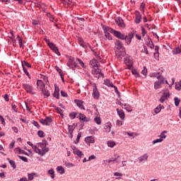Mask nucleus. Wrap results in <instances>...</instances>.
I'll list each match as a JSON object with an SVG mask.
<instances>
[{
	"label": "nucleus",
	"instance_id": "1",
	"mask_svg": "<svg viewBox=\"0 0 181 181\" xmlns=\"http://www.w3.org/2000/svg\"><path fill=\"white\" fill-rule=\"evenodd\" d=\"M115 33V37L119 40H125V43L127 46H129V45L132 43V39H134V36H135L134 32H130L127 35H125L118 30Z\"/></svg>",
	"mask_w": 181,
	"mask_h": 181
},
{
	"label": "nucleus",
	"instance_id": "2",
	"mask_svg": "<svg viewBox=\"0 0 181 181\" xmlns=\"http://www.w3.org/2000/svg\"><path fill=\"white\" fill-rule=\"evenodd\" d=\"M115 46H117V50L120 51V56H122L124 57V56L127 54V51L125 50V47H124V44L122 43V42H121V40H116L115 41Z\"/></svg>",
	"mask_w": 181,
	"mask_h": 181
},
{
	"label": "nucleus",
	"instance_id": "3",
	"mask_svg": "<svg viewBox=\"0 0 181 181\" xmlns=\"http://www.w3.org/2000/svg\"><path fill=\"white\" fill-rule=\"evenodd\" d=\"M93 93L92 95L94 98V100H99L100 99V91L98 90V88H97V84L93 83Z\"/></svg>",
	"mask_w": 181,
	"mask_h": 181
},
{
	"label": "nucleus",
	"instance_id": "4",
	"mask_svg": "<svg viewBox=\"0 0 181 181\" xmlns=\"http://www.w3.org/2000/svg\"><path fill=\"white\" fill-rule=\"evenodd\" d=\"M40 124L42 125H46L47 127H50L51 122H53V119L52 117L47 116L45 119H40Z\"/></svg>",
	"mask_w": 181,
	"mask_h": 181
},
{
	"label": "nucleus",
	"instance_id": "5",
	"mask_svg": "<svg viewBox=\"0 0 181 181\" xmlns=\"http://www.w3.org/2000/svg\"><path fill=\"white\" fill-rule=\"evenodd\" d=\"M71 148L73 151V153L74 155H77L78 158H83V156H84V153H83V151H80V149L76 147V146L71 145Z\"/></svg>",
	"mask_w": 181,
	"mask_h": 181
},
{
	"label": "nucleus",
	"instance_id": "6",
	"mask_svg": "<svg viewBox=\"0 0 181 181\" xmlns=\"http://www.w3.org/2000/svg\"><path fill=\"white\" fill-rule=\"evenodd\" d=\"M23 87L29 94H32V95H35V94H36V93L33 92V87H32L29 83H23Z\"/></svg>",
	"mask_w": 181,
	"mask_h": 181
},
{
	"label": "nucleus",
	"instance_id": "7",
	"mask_svg": "<svg viewBox=\"0 0 181 181\" xmlns=\"http://www.w3.org/2000/svg\"><path fill=\"white\" fill-rule=\"evenodd\" d=\"M134 14L136 16L134 23H136V25H139V23H141V21H142V16L141 15L139 11L137 10L135 11Z\"/></svg>",
	"mask_w": 181,
	"mask_h": 181
},
{
	"label": "nucleus",
	"instance_id": "8",
	"mask_svg": "<svg viewBox=\"0 0 181 181\" xmlns=\"http://www.w3.org/2000/svg\"><path fill=\"white\" fill-rule=\"evenodd\" d=\"M77 118L83 122H90V121H91V118L87 117L86 115L83 113H79V116H78Z\"/></svg>",
	"mask_w": 181,
	"mask_h": 181
},
{
	"label": "nucleus",
	"instance_id": "9",
	"mask_svg": "<svg viewBox=\"0 0 181 181\" xmlns=\"http://www.w3.org/2000/svg\"><path fill=\"white\" fill-rule=\"evenodd\" d=\"M116 25L119 26V28H125V23H124V20L121 17H117L115 20Z\"/></svg>",
	"mask_w": 181,
	"mask_h": 181
},
{
	"label": "nucleus",
	"instance_id": "10",
	"mask_svg": "<svg viewBox=\"0 0 181 181\" xmlns=\"http://www.w3.org/2000/svg\"><path fill=\"white\" fill-rule=\"evenodd\" d=\"M147 40L146 41V46L150 47L151 50H153L155 49V44H153V41H152V39L148 35H147Z\"/></svg>",
	"mask_w": 181,
	"mask_h": 181
},
{
	"label": "nucleus",
	"instance_id": "11",
	"mask_svg": "<svg viewBox=\"0 0 181 181\" xmlns=\"http://www.w3.org/2000/svg\"><path fill=\"white\" fill-rule=\"evenodd\" d=\"M86 144L90 145V144H95V138L93 136H88L84 139Z\"/></svg>",
	"mask_w": 181,
	"mask_h": 181
},
{
	"label": "nucleus",
	"instance_id": "12",
	"mask_svg": "<svg viewBox=\"0 0 181 181\" xmlns=\"http://www.w3.org/2000/svg\"><path fill=\"white\" fill-rule=\"evenodd\" d=\"M102 29L105 33V37L108 40H112V37L111 36V34H110L109 32L107 31V28H105V25L103 24H101Z\"/></svg>",
	"mask_w": 181,
	"mask_h": 181
},
{
	"label": "nucleus",
	"instance_id": "13",
	"mask_svg": "<svg viewBox=\"0 0 181 181\" xmlns=\"http://www.w3.org/2000/svg\"><path fill=\"white\" fill-rule=\"evenodd\" d=\"M15 153H18V155H25L26 156H29V153L25 150L21 148L20 147H17L14 150Z\"/></svg>",
	"mask_w": 181,
	"mask_h": 181
},
{
	"label": "nucleus",
	"instance_id": "14",
	"mask_svg": "<svg viewBox=\"0 0 181 181\" xmlns=\"http://www.w3.org/2000/svg\"><path fill=\"white\" fill-rule=\"evenodd\" d=\"M45 43H47V46L49 47V49H51V50H54V48L57 47L56 45H54V43L50 42V40H49L47 38H45Z\"/></svg>",
	"mask_w": 181,
	"mask_h": 181
},
{
	"label": "nucleus",
	"instance_id": "15",
	"mask_svg": "<svg viewBox=\"0 0 181 181\" xmlns=\"http://www.w3.org/2000/svg\"><path fill=\"white\" fill-rule=\"evenodd\" d=\"M116 111L117 112V115L119 117V118L124 121L125 119V112L122 110H119L118 108L116 109Z\"/></svg>",
	"mask_w": 181,
	"mask_h": 181
},
{
	"label": "nucleus",
	"instance_id": "16",
	"mask_svg": "<svg viewBox=\"0 0 181 181\" xmlns=\"http://www.w3.org/2000/svg\"><path fill=\"white\" fill-rule=\"evenodd\" d=\"M74 103H76L77 107H78L80 110H86V107L83 105V103H84L83 100L75 99Z\"/></svg>",
	"mask_w": 181,
	"mask_h": 181
},
{
	"label": "nucleus",
	"instance_id": "17",
	"mask_svg": "<svg viewBox=\"0 0 181 181\" xmlns=\"http://www.w3.org/2000/svg\"><path fill=\"white\" fill-rule=\"evenodd\" d=\"M120 105L122 107V105H124V110H126V111H127V112H132V107L128 104V103H121V102H119Z\"/></svg>",
	"mask_w": 181,
	"mask_h": 181
},
{
	"label": "nucleus",
	"instance_id": "18",
	"mask_svg": "<svg viewBox=\"0 0 181 181\" xmlns=\"http://www.w3.org/2000/svg\"><path fill=\"white\" fill-rule=\"evenodd\" d=\"M45 87V82L43 81L38 79L37 81V88H40V90L44 89Z\"/></svg>",
	"mask_w": 181,
	"mask_h": 181
},
{
	"label": "nucleus",
	"instance_id": "19",
	"mask_svg": "<svg viewBox=\"0 0 181 181\" xmlns=\"http://www.w3.org/2000/svg\"><path fill=\"white\" fill-rule=\"evenodd\" d=\"M78 40L79 42V45L81 46V47H83V49L88 48V46H87V43L86 44V42H84V40L82 37H79Z\"/></svg>",
	"mask_w": 181,
	"mask_h": 181
},
{
	"label": "nucleus",
	"instance_id": "20",
	"mask_svg": "<svg viewBox=\"0 0 181 181\" xmlns=\"http://www.w3.org/2000/svg\"><path fill=\"white\" fill-rule=\"evenodd\" d=\"M101 70H98V68L94 69L92 70V74L96 78H100V73Z\"/></svg>",
	"mask_w": 181,
	"mask_h": 181
},
{
	"label": "nucleus",
	"instance_id": "21",
	"mask_svg": "<svg viewBox=\"0 0 181 181\" xmlns=\"http://www.w3.org/2000/svg\"><path fill=\"white\" fill-rule=\"evenodd\" d=\"M124 62L125 64H128L129 63H134V61H132V58L129 54L126 55V57L124 58Z\"/></svg>",
	"mask_w": 181,
	"mask_h": 181
},
{
	"label": "nucleus",
	"instance_id": "22",
	"mask_svg": "<svg viewBox=\"0 0 181 181\" xmlns=\"http://www.w3.org/2000/svg\"><path fill=\"white\" fill-rule=\"evenodd\" d=\"M89 64H90V66H91V67H99L98 60H97L95 59H93L92 60H90L89 62Z\"/></svg>",
	"mask_w": 181,
	"mask_h": 181
},
{
	"label": "nucleus",
	"instance_id": "23",
	"mask_svg": "<svg viewBox=\"0 0 181 181\" xmlns=\"http://www.w3.org/2000/svg\"><path fill=\"white\" fill-rule=\"evenodd\" d=\"M165 109V106H163V105L160 104L158 105L155 109H154V112L155 114H159V112L160 111H162V110Z\"/></svg>",
	"mask_w": 181,
	"mask_h": 181
},
{
	"label": "nucleus",
	"instance_id": "24",
	"mask_svg": "<svg viewBox=\"0 0 181 181\" xmlns=\"http://www.w3.org/2000/svg\"><path fill=\"white\" fill-rule=\"evenodd\" d=\"M49 151H50V148H49V147H46V146L42 147L41 149L40 156H45V155H46V153H47Z\"/></svg>",
	"mask_w": 181,
	"mask_h": 181
},
{
	"label": "nucleus",
	"instance_id": "25",
	"mask_svg": "<svg viewBox=\"0 0 181 181\" xmlns=\"http://www.w3.org/2000/svg\"><path fill=\"white\" fill-rule=\"evenodd\" d=\"M68 62L66 64V66L68 67H70V66H73V63H74V57L71 56H68Z\"/></svg>",
	"mask_w": 181,
	"mask_h": 181
},
{
	"label": "nucleus",
	"instance_id": "26",
	"mask_svg": "<svg viewBox=\"0 0 181 181\" xmlns=\"http://www.w3.org/2000/svg\"><path fill=\"white\" fill-rule=\"evenodd\" d=\"M111 127H112V124L108 122L105 124L104 129H105L106 132H111Z\"/></svg>",
	"mask_w": 181,
	"mask_h": 181
},
{
	"label": "nucleus",
	"instance_id": "27",
	"mask_svg": "<svg viewBox=\"0 0 181 181\" xmlns=\"http://www.w3.org/2000/svg\"><path fill=\"white\" fill-rule=\"evenodd\" d=\"M105 28L107 30V32H108L109 33H112V35H114V36H115V33L117 32V30H115L114 28L110 26H105Z\"/></svg>",
	"mask_w": 181,
	"mask_h": 181
},
{
	"label": "nucleus",
	"instance_id": "28",
	"mask_svg": "<svg viewBox=\"0 0 181 181\" xmlns=\"http://www.w3.org/2000/svg\"><path fill=\"white\" fill-rule=\"evenodd\" d=\"M119 158V156H118L117 158H110L108 160H107V163L108 165H110V163H114V162H117V163H119V161H118V158Z\"/></svg>",
	"mask_w": 181,
	"mask_h": 181
},
{
	"label": "nucleus",
	"instance_id": "29",
	"mask_svg": "<svg viewBox=\"0 0 181 181\" xmlns=\"http://www.w3.org/2000/svg\"><path fill=\"white\" fill-rule=\"evenodd\" d=\"M57 171L58 172V173H59V175H64V173H66L63 166H57Z\"/></svg>",
	"mask_w": 181,
	"mask_h": 181
},
{
	"label": "nucleus",
	"instance_id": "30",
	"mask_svg": "<svg viewBox=\"0 0 181 181\" xmlns=\"http://www.w3.org/2000/svg\"><path fill=\"white\" fill-rule=\"evenodd\" d=\"M139 161L144 162L145 160H148V154L145 153L143 156L138 158Z\"/></svg>",
	"mask_w": 181,
	"mask_h": 181
},
{
	"label": "nucleus",
	"instance_id": "31",
	"mask_svg": "<svg viewBox=\"0 0 181 181\" xmlns=\"http://www.w3.org/2000/svg\"><path fill=\"white\" fill-rule=\"evenodd\" d=\"M7 160L8 163L11 165V168H13V169H16V163L13 160H11V158H8Z\"/></svg>",
	"mask_w": 181,
	"mask_h": 181
},
{
	"label": "nucleus",
	"instance_id": "32",
	"mask_svg": "<svg viewBox=\"0 0 181 181\" xmlns=\"http://www.w3.org/2000/svg\"><path fill=\"white\" fill-rule=\"evenodd\" d=\"M76 60L77 62H78L81 67H82V69H87V66H86V64H84V62H83V60H81L80 58L76 57Z\"/></svg>",
	"mask_w": 181,
	"mask_h": 181
},
{
	"label": "nucleus",
	"instance_id": "33",
	"mask_svg": "<svg viewBox=\"0 0 181 181\" xmlns=\"http://www.w3.org/2000/svg\"><path fill=\"white\" fill-rule=\"evenodd\" d=\"M21 65H22V67L23 69V67H25V66L26 67H28V69H32V65H30L29 64V62H28V61H21Z\"/></svg>",
	"mask_w": 181,
	"mask_h": 181
},
{
	"label": "nucleus",
	"instance_id": "34",
	"mask_svg": "<svg viewBox=\"0 0 181 181\" xmlns=\"http://www.w3.org/2000/svg\"><path fill=\"white\" fill-rule=\"evenodd\" d=\"M41 92L42 93L43 95L45 97H50V91L49 90L45 89V88L41 90Z\"/></svg>",
	"mask_w": 181,
	"mask_h": 181
},
{
	"label": "nucleus",
	"instance_id": "35",
	"mask_svg": "<svg viewBox=\"0 0 181 181\" xmlns=\"http://www.w3.org/2000/svg\"><path fill=\"white\" fill-rule=\"evenodd\" d=\"M157 78L158 79V81H157V82L160 83V84H165V77H163V76L158 75L157 76Z\"/></svg>",
	"mask_w": 181,
	"mask_h": 181
},
{
	"label": "nucleus",
	"instance_id": "36",
	"mask_svg": "<svg viewBox=\"0 0 181 181\" xmlns=\"http://www.w3.org/2000/svg\"><path fill=\"white\" fill-rule=\"evenodd\" d=\"M181 52V49L180 47H176L173 49V54H180Z\"/></svg>",
	"mask_w": 181,
	"mask_h": 181
},
{
	"label": "nucleus",
	"instance_id": "37",
	"mask_svg": "<svg viewBox=\"0 0 181 181\" xmlns=\"http://www.w3.org/2000/svg\"><path fill=\"white\" fill-rule=\"evenodd\" d=\"M47 174L50 175L51 179H54V170H53V168L49 169Z\"/></svg>",
	"mask_w": 181,
	"mask_h": 181
},
{
	"label": "nucleus",
	"instance_id": "38",
	"mask_svg": "<svg viewBox=\"0 0 181 181\" xmlns=\"http://www.w3.org/2000/svg\"><path fill=\"white\" fill-rule=\"evenodd\" d=\"M34 176H37V174L36 173H31L28 174V180H33Z\"/></svg>",
	"mask_w": 181,
	"mask_h": 181
},
{
	"label": "nucleus",
	"instance_id": "39",
	"mask_svg": "<svg viewBox=\"0 0 181 181\" xmlns=\"http://www.w3.org/2000/svg\"><path fill=\"white\" fill-rule=\"evenodd\" d=\"M159 88H162V83H160L158 81L154 82V89L159 90Z\"/></svg>",
	"mask_w": 181,
	"mask_h": 181
},
{
	"label": "nucleus",
	"instance_id": "40",
	"mask_svg": "<svg viewBox=\"0 0 181 181\" xmlns=\"http://www.w3.org/2000/svg\"><path fill=\"white\" fill-rule=\"evenodd\" d=\"M132 73L136 78L141 77L139 72H138V71H136L135 69L132 70Z\"/></svg>",
	"mask_w": 181,
	"mask_h": 181
},
{
	"label": "nucleus",
	"instance_id": "41",
	"mask_svg": "<svg viewBox=\"0 0 181 181\" xmlns=\"http://www.w3.org/2000/svg\"><path fill=\"white\" fill-rule=\"evenodd\" d=\"M107 146H109V148H114V146H115L116 144H115V141H107Z\"/></svg>",
	"mask_w": 181,
	"mask_h": 181
},
{
	"label": "nucleus",
	"instance_id": "42",
	"mask_svg": "<svg viewBox=\"0 0 181 181\" xmlns=\"http://www.w3.org/2000/svg\"><path fill=\"white\" fill-rule=\"evenodd\" d=\"M94 122L97 124V125H101V117H95L94 118Z\"/></svg>",
	"mask_w": 181,
	"mask_h": 181
},
{
	"label": "nucleus",
	"instance_id": "43",
	"mask_svg": "<svg viewBox=\"0 0 181 181\" xmlns=\"http://www.w3.org/2000/svg\"><path fill=\"white\" fill-rule=\"evenodd\" d=\"M175 88L177 90V91L181 90V81H180L178 83H175Z\"/></svg>",
	"mask_w": 181,
	"mask_h": 181
},
{
	"label": "nucleus",
	"instance_id": "44",
	"mask_svg": "<svg viewBox=\"0 0 181 181\" xmlns=\"http://www.w3.org/2000/svg\"><path fill=\"white\" fill-rule=\"evenodd\" d=\"M46 16H47V18H49V21L53 23L54 21V17H53V16L52 15V13H47Z\"/></svg>",
	"mask_w": 181,
	"mask_h": 181
},
{
	"label": "nucleus",
	"instance_id": "45",
	"mask_svg": "<svg viewBox=\"0 0 181 181\" xmlns=\"http://www.w3.org/2000/svg\"><path fill=\"white\" fill-rule=\"evenodd\" d=\"M77 117V112H71L69 113V117L71 119H74Z\"/></svg>",
	"mask_w": 181,
	"mask_h": 181
},
{
	"label": "nucleus",
	"instance_id": "46",
	"mask_svg": "<svg viewBox=\"0 0 181 181\" xmlns=\"http://www.w3.org/2000/svg\"><path fill=\"white\" fill-rule=\"evenodd\" d=\"M174 102L175 107H179V104H180V99H179L177 97H175L174 98Z\"/></svg>",
	"mask_w": 181,
	"mask_h": 181
},
{
	"label": "nucleus",
	"instance_id": "47",
	"mask_svg": "<svg viewBox=\"0 0 181 181\" xmlns=\"http://www.w3.org/2000/svg\"><path fill=\"white\" fill-rule=\"evenodd\" d=\"M37 134L40 138H45V132L43 130H39Z\"/></svg>",
	"mask_w": 181,
	"mask_h": 181
},
{
	"label": "nucleus",
	"instance_id": "48",
	"mask_svg": "<svg viewBox=\"0 0 181 181\" xmlns=\"http://www.w3.org/2000/svg\"><path fill=\"white\" fill-rule=\"evenodd\" d=\"M17 158H18L19 159H21V160H23V162H25V163H28V158L23 156H19L18 155L17 156Z\"/></svg>",
	"mask_w": 181,
	"mask_h": 181
},
{
	"label": "nucleus",
	"instance_id": "49",
	"mask_svg": "<svg viewBox=\"0 0 181 181\" xmlns=\"http://www.w3.org/2000/svg\"><path fill=\"white\" fill-rule=\"evenodd\" d=\"M160 142H163V139L159 138L153 140L152 141L153 145H155V144H160Z\"/></svg>",
	"mask_w": 181,
	"mask_h": 181
},
{
	"label": "nucleus",
	"instance_id": "50",
	"mask_svg": "<svg viewBox=\"0 0 181 181\" xmlns=\"http://www.w3.org/2000/svg\"><path fill=\"white\" fill-rule=\"evenodd\" d=\"M52 95L54 98H57V100H59L60 98V93L59 92H54Z\"/></svg>",
	"mask_w": 181,
	"mask_h": 181
},
{
	"label": "nucleus",
	"instance_id": "51",
	"mask_svg": "<svg viewBox=\"0 0 181 181\" xmlns=\"http://www.w3.org/2000/svg\"><path fill=\"white\" fill-rule=\"evenodd\" d=\"M32 124H33L34 127H36V128H37V129H40V125L39 124V123L37 122H36L35 120H33L32 122Z\"/></svg>",
	"mask_w": 181,
	"mask_h": 181
},
{
	"label": "nucleus",
	"instance_id": "52",
	"mask_svg": "<svg viewBox=\"0 0 181 181\" xmlns=\"http://www.w3.org/2000/svg\"><path fill=\"white\" fill-rule=\"evenodd\" d=\"M53 107L58 112V114H61L62 112H63V110H62L60 107H57L56 105H53Z\"/></svg>",
	"mask_w": 181,
	"mask_h": 181
},
{
	"label": "nucleus",
	"instance_id": "53",
	"mask_svg": "<svg viewBox=\"0 0 181 181\" xmlns=\"http://www.w3.org/2000/svg\"><path fill=\"white\" fill-rule=\"evenodd\" d=\"M52 52L55 53V54H57V56H60V52L59 51V48L57 47H55L54 49H52Z\"/></svg>",
	"mask_w": 181,
	"mask_h": 181
},
{
	"label": "nucleus",
	"instance_id": "54",
	"mask_svg": "<svg viewBox=\"0 0 181 181\" xmlns=\"http://www.w3.org/2000/svg\"><path fill=\"white\" fill-rule=\"evenodd\" d=\"M55 70L57 71V73H59V76H62V74H63V70H62V69H60L59 66H56Z\"/></svg>",
	"mask_w": 181,
	"mask_h": 181
},
{
	"label": "nucleus",
	"instance_id": "55",
	"mask_svg": "<svg viewBox=\"0 0 181 181\" xmlns=\"http://www.w3.org/2000/svg\"><path fill=\"white\" fill-rule=\"evenodd\" d=\"M163 96L165 97L168 100V98H170V92H164L163 93Z\"/></svg>",
	"mask_w": 181,
	"mask_h": 181
},
{
	"label": "nucleus",
	"instance_id": "56",
	"mask_svg": "<svg viewBox=\"0 0 181 181\" xmlns=\"http://www.w3.org/2000/svg\"><path fill=\"white\" fill-rule=\"evenodd\" d=\"M140 11L143 12V13L145 12V3L142 2L140 5Z\"/></svg>",
	"mask_w": 181,
	"mask_h": 181
},
{
	"label": "nucleus",
	"instance_id": "57",
	"mask_svg": "<svg viewBox=\"0 0 181 181\" xmlns=\"http://www.w3.org/2000/svg\"><path fill=\"white\" fill-rule=\"evenodd\" d=\"M65 166H66V168H74V164L72 163L65 162Z\"/></svg>",
	"mask_w": 181,
	"mask_h": 181
},
{
	"label": "nucleus",
	"instance_id": "58",
	"mask_svg": "<svg viewBox=\"0 0 181 181\" xmlns=\"http://www.w3.org/2000/svg\"><path fill=\"white\" fill-rule=\"evenodd\" d=\"M126 65L127 66L129 70H134V63H129V64H126Z\"/></svg>",
	"mask_w": 181,
	"mask_h": 181
},
{
	"label": "nucleus",
	"instance_id": "59",
	"mask_svg": "<svg viewBox=\"0 0 181 181\" xmlns=\"http://www.w3.org/2000/svg\"><path fill=\"white\" fill-rule=\"evenodd\" d=\"M165 100H168V99H166V98H165V96H163V95H162L160 96V99L158 100V101H159L160 103H161V104H163V103H165Z\"/></svg>",
	"mask_w": 181,
	"mask_h": 181
},
{
	"label": "nucleus",
	"instance_id": "60",
	"mask_svg": "<svg viewBox=\"0 0 181 181\" xmlns=\"http://www.w3.org/2000/svg\"><path fill=\"white\" fill-rule=\"evenodd\" d=\"M141 74H143V76H146V74H148V69H146V66H144V69L141 71Z\"/></svg>",
	"mask_w": 181,
	"mask_h": 181
},
{
	"label": "nucleus",
	"instance_id": "61",
	"mask_svg": "<svg viewBox=\"0 0 181 181\" xmlns=\"http://www.w3.org/2000/svg\"><path fill=\"white\" fill-rule=\"evenodd\" d=\"M158 74H160V72L151 73V74H150V77H156V78H158Z\"/></svg>",
	"mask_w": 181,
	"mask_h": 181
},
{
	"label": "nucleus",
	"instance_id": "62",
	"mask_svg": "<svg viewBox=\"0 0 181 181\" xmlns=\"http://www.w3.org/2000/svg\"><path fill=\"white\" fill-rule=\"evenodd\" d=\"M74 129V127H71L70 124H68L69 134H73Z\"/></svg>",
	"mask_w": 181,
	"mask_h": 181
},
{
	"label": "nucleus",
	"instance_id": "63",
	"mask_svg": "<svg viewBox=\"0 0 181 181\" xmlns=\"http://www.w3.org/2000/svg\"><path fill=\"white\" fill-rule=\"evenodd\" d=\"M110 83L111 81H110V79H105L103 82V84L105 86H107V87H109Z\"/></svg>",
	"mask_w": 181,
	"mask_h": 181
},
{
	"label": "nucleus",
	"instance_id": "64",
	"mask_svg": "<svg viewBox=\"0 0 181 181\" xmlns=\"http://www.w3.org/2000/svg\"><path fill=\"white\" fill-rule=\"evenodd\" d=\"M153 56H154V59H156V60H159V52H154Z\"/></svg>",
	"mask_w": 181,
	"mask_h": 181
}]
</instances>
